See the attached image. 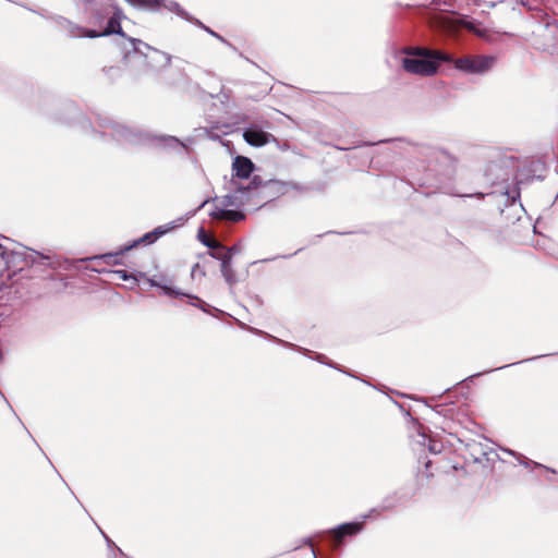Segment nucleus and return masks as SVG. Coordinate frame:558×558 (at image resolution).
<instances>
[{
	"label": "nucleus",
	"mask_w": 558,
	"mask_h": 558,
	"mask_svg": "<svg viewBox=\"0 0 558 558\" xmlns=\"http://www.w3.org/2000/svg\"><path fill=\"white\" fill-rule=\"evenodd\" d=\"M124 17L123 11L117 4L106 3L101 5L95 14V24L101 28L99 32L86 31L64 17H59L58 24L72 37L96 38L110 36L112 34L119 35L120 37L117 44L120 47L123 39L129 38L124 35L121 27V21Z\"/></svg>",
	"instance_id": "1"
},
{
	"label": "nucleus",
	"mask_w": 558,
	"mask_h": 558,
	"mask_svg": "<svg viewBox=\"0 0 558 558\" xmlns=\"http://www.w3.org/2000/svg\"><path fill=\"white\" fill-rule=\"evenodd\" d=\"M402 59V68L405 72L418 76H433L437 73L440 63H449L452 54L428 48H410Z\"/></svg>",
	"instance_id": "2"
},
{
	"label": "nucleus",
	"mask_w": 558,
	"mask_h": 558,
	"mask_svg": "<svg viewBox=\"0 0 558 558\" xmlns=\"http://www.w3.org/2000/svg\"><path fill=\"white\" fill-rule=\"evenodd\" d=\"M284 191V184L277 180H268L263 182L258 177H254L251 183L246 186H238L233 194H227L220 199L215 198L214 202H218L215 208L228 207H242L248 201V198L256 193L268 198H275L282 194Z\"/></svg>",
	"instance_id": "3"
},
{
	"label": "nucleus",
	"mask_w": 558,
	"mask_h": 558,
	"mask_svg": "<svg viewBox=\"0 0 558 558\" xmlns=\"http://www.w3.org/2000/svg\"><path fill=\"white\" fill-rule=\"evenodd\" d=\"M125 60L135 58L150 70H161L171 63V56L135 38H124L120 44Z\"/></svg>",
	"instance_id": "4"
},
{
	"label": "nucleus",
	"mask_w": 558,
	"mask_h": 558,
	"mask_svg": "<svg viewBox=\"0 0 558 558\" xmlns=\"http://www.w3.org/2000/svg\"><path fill=\"white\" fill-rule=\"evenodd\" d=\"M497 58L487 54H466L453 58L450 63L454 69L468 75H483L489 72L496 64Z\"/></svg>",
	"instance_id": "5"
},
{
	"label": "nucleus",
	"mask_w": 558,
	"mask_h": 558,
	"mask_svg": "<svg viewBox=\"0 0 558 558\" xmlns=\"http://www.w3.org/2000/svg\"><path fill=\"white\" fill-rule=\"evenodd\" d=\"M0 258L4 262L7 268L12 269L13 272L22 270L25 262V247L20 246L16 248H9L0 244Z\"/></svg>",
	"instance_id": "6"
},
{
	"label": "nucleus",
	"mask_w": 558,
	"mask_h": 558,
	"mask_svg": "<svg viewBox=\"0 0 558 558\" xmlns=\"http://www.w3.org/2000/svg\"><path fill=\"white\" fill-rule=\"evenodd\" d=\"M100 126H110L112 130L111 135L119 142L142 143L145 141L144 134L136 133L130 128L118 122L104 120V122L100 123Z\"/></svg>",
	"instance_id": "7"
},
{
	"label": "nucleus",
	"mask_w": 558,
	"mask_h": 558,
	"mask_svg": "<svg viewBox=\"0 0 558 558\" xmlns=\"http://www.w3.org/2000/svg\"><path fill=\"white\" fill-rule=\"evenodd\" d=\"M243 138L248 145L254 147H263L270 141H276L270 133H267L254 125L244 130Z\"/></svg>",
	"instance_id": "8"
},
{
	"label": "nucleus",
	"mask_w": 558,
	"mask_h": 558,
	"mask_svg": "<svg viewBox=\"0 0 558 558\" xmlns=\"http://www.w3.org/2000/svg\"><path fill=\"white\" fill-rule=\"evenodd\" d=\"M17 299V290L13 286L0 284V317L9 314Z\"/></svg>",
	"instance_id": "9"
},
{
	"label": "nucleus",
	"mask_w": 558,
	"mask_h": 558,
	"mask_svg": "<svg viewBox=\"0 0 558 558\" xmlns=\"http://www.w3.org/2000/svg\"><path fill=\"white\" fill-rule=\"evenodd\" d=\"M148 282L151 287L159 288L165 295L168 296H187L193 300H198L195 295H190L181 292L179 289L172 287V280L165 276L156 277L148 279Z\"/></svg>",
	"instance_id": "10"
},
{
	"label": "nucleus",
	"mask_w": 558,
	"mask_h": 558,
	"mask_svg": "<svg viewBox=\"0 0 558 558\" xmlns=\"http://www.w3.org/2000/svg\"><path fill=\"white\" fill-rule=\"evenodd\" d=\"M254 163L245 156H236L232 162V177L248 179L254 170Z\"/></svg>",
	"instance_id": "11"
},
{
	"label": "nucleus",
	"mask_w": 558,
	"mask_h": 558,
	"mask_svg": "<svg viewBox=\"0 0 558 558\" xmlns=\"http://www.w3.org/2000/svg\"><path fill=\"white\" fill-rule=\"evenodd\" d=\"M155 241H157V236L155 235V233L153 231H150V232H147L146 234H144L142 238L133 241L132 243L124 245L118 252L102 254V255L98 256L97 258H100V259H104V260H108V259H110L112 257H116V256L124 254L125 252H128V251L132 250L133 247L137 246L140 243L153 244Z\"/></svg>",
	"instance_id": "12"
},
{
	"label": "nucleus",
	"mask_w": 558,
	"mask_h": 558,
	"mask_svg": "<svg viewBox=\"0 0 558 558\" xmlns=\"http://www.w3.org/2000/svg\"><path fill=\"white\" fill-rule=\"evenodd\" d=\"M362 530V523L348 522L338 525L332 530L337 545H339L344 536H350L359 533Z\"/></svg>",
	"instance_id": "13"
},
{
	"label": "nucleus",
	"mask_w": 558,
	"mask_h": 558,
	"mask_svg": "<svg viewBox=\"0 0 558 558\" xmlns=\"http://www.w3.org/2000/svg\"><path fill=\"white\" fill-rule=\"evenodd\" d=\"M233 251H235L234 246L226 251V253L221 257V275L230 287L233 286L235 282L234 272L231 267Z\"/></svg>",
	"instance_id": "14"
},
{
	"label": "nucleus",
	"mask_w": 558,
	"mask_h": 558,
	"mask_svg": "<svg viewBox=\"0 0 558 558\" xmlns=\"http://www.w3.org/2000/svg\"><path fill=\"white\" fill-rule=\"evenodd\" d=\"M213 218L219 220H230V221H240L244 219V214L238 210L225 209V208H215L209 214Z\"/></svg>",
	"instance_id": "15"
},
{
	"label": "nucleus",
	"mask_w": 558,
	"mask_h": 558,
	"mask_svg": "<svg viewBox=\"0 0 558 558\" xmlns=\"http://www.w3.org/2000/svg\"><path fill=\"white\" fill-rule=\"evenodd\" d=\"M432 160L429 161V166H432L433 162L436 165H444L447 167H451L453 165V158L447 154L442 149L434 148L430 151Z\"/></svg>",
	"instance_id": "16"
},
{
	"label": "nucleus",
	"mask_w": 558,
	"mask_h": 558,
	"mask_svg": "<svg viewBox=\"0 0 558 558\" xmlns=\"http://www.w3.org/2000/svg\"><path fill=\"white\" fill-rule=\"evenodd\" d=\"M161 8L175 13L178 16H180L183 20H186L189 22L193 21V19L190 16V14L181 8V5L173 0H161Z\"/></svg>",
	"instance_id": "17"
},
{
	"label": "nucleus",
	"mask_w": 558,
	"mask_h": 558,
	"mask_svg": "<svg viewBox=\"0 0 558 558\" xmlns=\"http://www.w3.org/2000/svg\"><path fill=\"white\" fill-rule=\"evenodd\" d=\"M153 141L156 143V145L161 147H178L181 150H185L186 147L183 143L180 142L179 138L174 136H157L154 137Z\"/></svg>",
	"instance_id": "18"
},
{
	"label": "nucleus",
	"mask_w": 558,
	"mask_h": 558,
	"mask_svg": "<svg viewBox=\"0 0 558 558\" xmlns=\"http://www.w3.org/2000/svg\"><path fill=\"white\" fill-rule=\"evenodd\" d=\"M131 5L157 11L161 8V0H126Z\"/></svg>",
	"instance_id": "19"
},
{
	"label": "nucleus",
	"mask_w": 558,
	"mask_h": 558,
	"mask_svg": "<svg viewBox=\"0 0 558 558\" xmlns=\"http://www.w3.org/2000/svg\"><path fill=\"white\" fill-rule=\"evenodd\" d=\"M199 240L204 245H206L209 248H220V244L213 239H209L207 235L204 234L203 229H201L198 234Z\"/></svg>",
	"instance_id": "20"
},
{
	"label": "nucleus",
	"mask_w": 558,
	"mask_h": 558,
	"mask_svg": "<svg viewBox=\"0 0 558 558\" xmlns=\"http://www.w3.org/2000/svg\"><path fill=\"white\" fill-rule=\"evenodd\" d=\"M171 229H173V225L168 223V225L157 227L156 229L153 230V232L155 233V235L157 236V240H158L161 235H165Z\"/></svg>",
	"instance_id": "21"
},
{
	"label": "nucleus",
	"mask_w": 558,
	"mask_h": 558,
	"mask_svg": "<svg viewBox=\"0 0 558 558\" xmlns=\"http://www.w3.org/2000/svg\"><path fill=\"white\" fill-rule=\"evenodd\" d=\"M192 22L195 23L197 26L202 27L203 29H205L211 36H214L217 39H219V40L225 43V39L220 35H218L216 32L211 31L209 27L205 26L199 20H194L193 19Z\"/></svg>",
	"instance_id": "22"
},
{
	"label": "nucleus",
	"mask_w": 558,
	"mask_h": 558,
	"mask_svg": "<svg viewBox=\"0 0 558 558\" xmlns=\"http://www.w3.org/2000/svg\"><path fill=\"white\" fill-rule=\"evenodd\" d=\"M426 446L428 447V451L432 453H439L441 451L440 444L435 440L428 439V442Z\"/></svg>",
	"instance_id": "23"
},
{
	"label": "nucleus",
	"mask_w": 558,
	"mask_h": 558,
	"mask_svg": "<svg viewBox=\"0 0 558 558\" xmlns=\"http://www.w3.org/2000/svg\"><path fill=\"white\" fill-rule=\"evenodd\" d=\"M416 442L422 447H425L428 442V438L424 433L418 432L416 435Z\"/></svg>",
	"instance_id": "24"
},
{
	"label": "nucleus",
	"mask_w": 558,
	"mask_h": 558,
	"mask_svg": "<svg viewBox=\"0 0 558 558\" xmlns=\"http://www.w3.org/2000/svg\"><path fill=\"white\" fill-rule=\"evenodd\" d=\"M214 252L210 253V255L214 257V258H217V259H220L221 260V257L222 255L226 253L223 251V247L220 245V248H213Z\"/></svg>",
	"instance_id": "25"
},
{
	"label": "nucleus",
	"mask_w": 558,
	"mask_h": 558,
	"mask_svg": "<svg viewBox=\"0 0 558 558\" xmlns=\"http://www.w3.org/2000/svg\"><path fill=\"white\" fill-rule=\"evenodd\" d=\"M303 542H304V544H307L311 547V550H310L311 558H317L316 553L313 547L312 539L310 537H307V538H304Z\"/></svg>",
	"instance_id": "26"
},
{
	"label": "nucleus",
	"mask_w": 558,
	"mask_h": 558,
	"mask_svg": "<svg viewBox=\"0 0 558 558\" xmlns=\"http://www.w3.org/2000/svg\"><path fill=\"white\" fill-rule=\"evenodd\" d=\"M117 274L120 276L121 279L128 280L131 276L126 274L125 270H118Z\"/></svg>",
	"instance_id": "27"
},
{
	"label": "nucleus",
	"mask_w": 558,
	"mask_h": 558,
	"mask_svg": "<svg viewBox=\"0 0 558 558\" xmlns=\"http://www.w3.org/2000/svg\"><path fill=\"white\" fill-rule=\"evenodd\" d=\"M198 269H199V265L198 264H195L192 268V271H191V275L194 276L196 272H198Z\"/></svg>",
	"instance_id": "28"
},
{
	"label": "nucleus",
	"mask_w": 558,
	"mask_h": 558,
	"mask_svg": "<svg viewBox=\"0 0 558 558\" xmlns=\"http://www.w3.org/2000/svg\"><path fill=\"white\" fill-rule=\"evenodd\" d=\"M468 28L475 32L477 35L482 36V33L480 31L475 29L472 24H469Z\"/></svg>",
	"instance_id": "29"
},
{
	"label": "nucleus",
	"mask_w": 558,
	"mask_h": 558,
	"mask_svg": "<svg viewBox=\"0 0 558 558\" xmlns=\"http://www.w3.org/2000/svg\"><path fill=\"white\" fill-rule=\"evenodd\" d=\"M507 452H508L509 454L515 456V457H518V458H522L520 454H517V453H515V452H513L512 450H507Z\"/></svg>",
	"instance_id": "30"
},
{
	"label": "nucleus",
	"mask_w": 558,
	"mask_h": 558,
	"mask_svg": "<svg viewBox=\"0 0 558 558\" xmlns=\"http://www.w3.org/2000/svg\"><path fill=\"white\" fill-rule=\"evenodd\" d=\"M514 364H515V363L509 364V366H510V365H514ZM505 367H508V365L499 366V367H497L496 369H502V368H505Z\"/></svg>",
	"instance_id": "31"
},
{
	"label": "nucleus",
	"mask_w": 558,
	"mask_h": 558,
	"mask_svg": "<svg viewBox=\"0 0 558 558\" xmlns=\"http://www.w3.org/2000/svg\"><path fill=\"white\" fill-rule=\"evenodd\" d=\"M206 203H208V201L203 202V204L201 205V207H203L204 205H206Z\"/></svg>",
	"instance_id": "32"
}]
</instances>
